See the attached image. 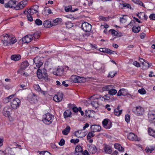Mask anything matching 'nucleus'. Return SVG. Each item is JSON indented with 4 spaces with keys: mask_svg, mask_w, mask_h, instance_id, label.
<instances>
[{
    "mask_svg": "<svg viewBox=\"0 0 155 155\" xmlns=\"http://www.w3.org/2000/svg\"><path fill=\"white\" fill-rule=\"evenodd\" d=\"M1 40L3 45L8 46L14 44L17 41L15 37L7 34H4L1 35Z\"/></svg>",
    "mask_w": 155,
    "mask_h": 155,
    "instance_id": "1",
    "label": "nucleus"
},
{
    "mask_svg": "<svg viewBox=\"0 0 155 155\" xmlns=\"http://www.w3.org/2000/svg\"><path fill=\"white\" fill-rule=\"evenodd\" d=\"M54 116L49 113H47L43 116L42 121L46 124H51L54 119Z\"/></svg>",
    "mask_w": 155,
    "mask_h": 155,
    "instance_id": "2",
    "label": "nucleus"
},
{
    "mask_svg": "<svg viewBox=\"0 0 155 155\" xmlns=\"http://www.w3.org/2000/svg\"><path fill=\"white\" fill-rule=\"evenodd\" d=\"M114 88L115 87L114 85H106L103 87L102 89L104 91H108L109 94L114 95L117 92V90Z\"/></svg>",
    "mask_w": 155,
    "mask_h": 155,
    "instance_id": "3",
    "label": "nucleus"
},
{
    "mask_svg": "<svg viewBox=\"0 0 155 155\" xmlns=\"http://www.w3.org/2000/svg\"><path fill=\"white\" fill-rule=\"evenodd\" d=\"M16 2L15 0H11L8 2L7 0H1V3L5 4V7L6 8H14L16 4Z\"/></svg>",
    "mask_w": 155,
    "mask_h": 155,
    "instance_id": "4",
    "label": "nucleus"
},
{
    "mask_svg": "<svg viewBox=\"0 0 155 155\" xmlns=\"http://www.w3.org/2000/svg\"><path fill=\"white\" fill-rule=\"evenodd\" d=\"M71 79L72 82L74 83H84L86 81L84 78L80 77L75 75H72L71 77Z\"/></svg>",
    "mask_w": 155,
    "mask_h": 155,
    "instance_id": "5",
    "label": "nucleus"
},
{
    "mask_svg": "<svg viewBox=\"0 0 155 155\" xmlns=\"http://www.w3.org/2000/svg\"><path fill=\"white\" fill-rule=\"evenodd\" d=\"M133 112L137 116L142 115L144 111L143 108L140 106L134 107L132 109Z\"/></svg>",
    "mask_w": 155,
    "mask_h": 155,
    "instance_id": "6",
    "label": "nucleus"
},
{
    "mask_svg": "<svg viewBox=\"0 0 155 155\" xmlns=\"http://www.w3.org/2000/svg\"><path fill=\"white\" fill-rule=\"evenodd\" d=\"M20 103V100L17 98H14L11 102L10 104L12 108L15 109L19 107Z\"/></svg>",
    "mask_w": 155,
    "mask_h": 155,
    "instance_id": "7",
    "label": "nucleus"
},
{
    "mask_svg": "<svg viewBox=\"0 0 155 155\" xmlns=\"http://www.w3.org/2000/svg\"><path fill=\"white\" fill-rule=\"evenodd\" d=\"M81 28L84 31L89 32L91 30V25L87 22H84L82 25Z\"/></svg>",
    "mask_w": 155,
    "mask_h": 155,
    "instance_id": "8",
    "label": "nucleus"
},
{
    "mask_svg": "<svg viewBox=\"0 0 155 155\" xmlns=\"http://www.w3.org/2000/svg\"><path fill=\"white\" fill-rule=\"evenodd\" d=\"M12 110V109L10 106H6L4 107L2 113L4 116L7 117L10 115Z\"/></svg>",
    "mask_w": 155,
    "mask_h": 155,
    "instance_id": "9",
    "label": "nucleus"
},
{
    "mask_svg": "<svg viewBox=\"0 0 155 155\" xmlns=\"http://www.w3.org/2000/svg\"><path fill=\"white\" fill-rule=\"evenodd\" d=\"M33 36L31 35H29L25 36L22 38V41L24 43H28L32 40Z\"/></svg>",
    "mask_w": 155,
    "mask_h": 155,
    "instance_id": "10",
    "label": "nucleus"
},
{
    "mask_svg": "<svg viewBox=\"0 0 155 155\" xmlns=\"http://www.w3.org/2000/svg\"><path fill=\"white\" fill-rule=\"evenodd\" d=\"M101 128V126L99 125H92L90 127L91 129L93 132H100Z\"/></svg>",
    "mask_w": 155,
    "mask_h": 155,
    "instance_id": "11",
    "label": "nucleus"
},
{
    "mask_svg": "<svg viewBox=\"0 0 155 155\" xmlns=\"http://www.w3.org/2000/svg\"><path fill=\"white\" fill-rule=\"evenodd\" d=\"M29 64L27 61L23 62L21 65V68L18 71L19 73H22V71L25 70L29 65Z\"/></svg>",
    "mask_w": 155,
    "mask_h": 155,
    "instance_id": "12",
    "label": "nucleus"
},
{
    "mask_svg": "<svg viewBox=\"0 0 155 155\" xmlns=\"http://www.w3.org/2000/svg\"><path fill=\"white\" fill-rule=\"evenodd\" d=\"M64 70L63 68H58L56 70H54L53 74L58 76H61L63 74Z\"/></svg>",
    "mask_w": 155,
    "mask_h": 155,
    "instance_id": "13",
    "label": "nucleus"
},
{
    "mask_svg": "<svg viewBox=\"0 0 155 155\" xmlns=\"http://www.w3.org/2000/svg\"><path fill=\"white\" fill-rule=\"evenodd\" d=\"M102 124L104 128L106 129H109L111 127V123L109 122L107 119H105L102 121Z\"/></svg>",
    "mask_w": 155,
    "mask_h": 155,
    "instance_id": "14",
    "label": "nucleus"
},
{
    "mask_svg": "<svg viewBox=\"0 0 155 155\" xmlns=\"http://www.w3.org/2000/svg\"><path fill=\"white\" fill-rule=\"evenodd\" d=\"M148 118L149 120L151 122H155V112H150L149 113Z\"/></svg>",
    "mask_w": 155,
    "mask_h": 155,
    "instance_id": "15",
    "label": "nucleus"
},
{
    "mask_svg": "<svg viewBox=\"0 0 155 155\" xmlns=\"http://www.w3.org/2000/svg\"><path fill=\"white\" fill-rule=\"evenodd\" d=\"M128 139L131 140L139 141L137 139V136L134 134L130 133L127 135Z\"/></svg>",
    "mask_w": 155,
    "mask_h": 155,
    "instance_id": "16",
    "label": "nucleus"
},
{
    "mask_svg": "<svg viewBox=\"0 0 155 155\" xmlns=\"http://www.w3.org/2000/svg\"><path fill=\"white\" fill-rule=\"evenodd\" d=\"M87 149L89 152L92 154L95 153L97 151L96 147L94 145L92 144L89 145Z\"/></svg>",
    "mask_w": 155,
    "mask_h": 155,
    "instance_id": "17",
    "label": "nucleus"
},
{
    "mask_svg": "<svg viewBox=\"0 0 155 155\" xmlns=\"http://www.w3.org/2000/svg\"><path fill=\"white\" fill-rule=\"evenodd\" d=\"M105 152L109 154H111L112 152V147L108 145H106L104 148Z\"/></svg>",
    "mask_w": 155,
    "mask_h": 155,
    "instance_id": "18",
    "label": "nucleus"
},
{
    "mask_svg": "<svg viewBox=\"0 0 155 155\" xmlns=\"http://www.w3.org/2000/svg\"><path fill=\"white\" fill-rule=\"evenodd\" d=\"M63 97L61 94L55 95L53 97V100L56 102H59L62 99Z\"/></svg>",
    "mask_w": 155,
    "mask_h": 155,
    "instance_id": "19",
    "label": "nucleus"
},
{
    "mask_svg": "<svg viewBox=\"0 0 155 155\" xmlns=\"http://www.w3.org/2000/svg\"><path fill=\"white\" fill-rule=\"evenodd\" d=\"M62 21L61 18H57L51 22V25L52 26H54L58 25V24L60 23Z\"/></svg>",
    "mask_w": 155,
    "mask_h": 155,
    "instance_id": "20",
    "label": "nucleus"
},
{
    "mask_svg": "<svg viewBox=\"0 0 155 155\" xmlns=\"http://www.w3.org/2000/svg\"><path fill=\"white\" fill-rule=\"evenodd\" d=\"M43 25L45 27L49 28L52 26L51 22L49 20H45L43 22Z\"/></svg>",
    "mask_w": 155,
    "mask_h": 155,
    "instance_id": "21",
    "label": "nucleus"
},
{
    "mask_svg": "<svg viewBox=\"0 0 155 155\" xmlns=\"http://www.w3.org/2000/svg\"><path fill=\"white\" fill-rule=\"evenodd\" d=\"M29 100H30L32 103H35L37 101V97L35 94H32L30 96Z\"/></svg>",
    "mask_w": 155,
    "mask_h": 155,
    "instance_id": "22",
    "label": "nucleus"
},
{
    "mask_svg": "<svg viewBox=\"0 0 155 155\" xmlns=\"http://www.w3.org/2000/svg\"><path fill=\"white\" fill-rule=\"evenodd\" d=\"M114 146L115 148L118 150L119 151L121 152L124 151V148L122 147L120 144L115 143L114 145Z\"/></svg>",
    "mask_w": 155,
    "mask_h": 155,
    "instance_id": "23",
    "label": "nucleus"
},
{
    "mask_svg": "<svg viewBox=\"0 0 155 155\" xmlns=\"http://www.w3.org/2000/svg\"><path fill=\"white\" fill-rule=\"evenodd\" d=\"M75 136L78 138H82L84 136V134L81 130H78L75 133Z\"/></svg>",
    "mask_w": 155,
    "mask_h": 155,
    "instance_id": "24",
    "label": "nucleus"
},
{
    "mask_svg": "<svg viewBox=\"0 0 155 155\" xmlns=\"http://www.w3.org/2000/svg\"><path fill=\"white\" fill-rule=\"evenodd\" d=\"M11 59L14 61H17L21 58V56L18 55H13L11 57Z\"/></svg>",
    "mask_w": 155,
    "mask_h": 155,
    "instance_id": "25",
    "label": "nucleus"
},
{
    "mask_svg": "<svg viewBox=\"0 0 155 155\" xmlns=\"http://www.w3.org/2000/svg\"><path fill=\"white\" fill-rule=\"evenodd\" d=\"M148 132L149 135L155 137V130L151 128H149Z\"/></svg>",
    "mask_w": 155,
    "mask_h": 155,
    "instance_id": "26",
    "label": "nucleus"
},
{
    "mask_svg": "<svg viewBox=\"0 0 155 155\" xmlns=\"http://www.w3.org/2000/svg\"><path fill=\"white\" fill-rule=\"evenodd\" d=\"M70 130V127L69 126H67L62 131L63 134L64 135H67Z\"/></svg>",
    "mask_w": 155,
    "mask_h": 155,
    "instance_id": "27",
    "label": "nucleus"
},
{
    "mask_svg": "<svg viewBox=\"0 0 155 155\" xmlns=\"http://www.w3.org/2000/svg\"><path fill=\"white\" fill-rule=\"evenodd\" d=\"M48 13V14H50L52 13L51 12V11L50 9L48 8H45L44 10V11L43 12V14L46 15H47V13ZM48 15V14H47Z\"/></svg>",
    "mask_w": 155,
    "mask_h": 155,
    "instance_id": "28",
    "label": "nucleus"
},
{
    "mask_svg": "<svg viewBox=\"0 0 155 155\" xmlns=\"http://www.w3.org/2000/svg\"><path fill=\"white\" fill-rule=\"evenodd\" d=\"M134 3L138 4L143 7H145L143 3L139 0H131Z\"/></svg>",
    "mask_w": 155,
    "mask_h": 155,
    "instance_id": "29",
    "label": "nucleus"
},
{
    "mask_svg": "<svg viewBox=\"0 0 155 155\" xmlns=\"http://www.w3.org/2000/svg\"><path fill=\"white\" fill-rule=\"evenodd\" d=\"M154 147H147L146 148L145 151L147 153H150L154 150Z\"/></svg>",
    "mask_w": 155,
    "mask_h": 155,
    "instance_id": "30",
    "label": "nucleus"
},
{
    "mask_svg": "<svg viewBox=\"0 0 155 155\" xmlns=\"http://www.w3.org/2000/svg\"><path fill=\"white\" fill-rule=\"evenodd\" d=\"M71 115V112L69 110H67L65 111L64 113V116L65 118L69 117Z\"/></svg>",
    "mask_w": 155,
    "mask_h": 155,
    "instance_id": "31",
    "label": "nucleus"
},
{
    "mask_svg": "<svg viewBox=\"0 0 155 155\" xmlns=\"http://www.w3.org/2000/svg\"><path fill=\"white\" fill-rule=\"evenodd\" d=\"M127 15H124L122 17H120V21L122 23H125L127 21Z\"/></svg>",
    "mask_w": 155,
    "mask_h": 155,
    "instance_id": "32",
    "label": "nucleus"
},
{
    "mask_svg": "<svg viewBox=\"0 0 155 155\" xmlns=\"http://www.w3.org/2000/svg\"><path fill=\"white\" fill-rule=\"evenodd\" d=\"M140 30V28L139 27L134 26L132 28L133 31L135 33L139 32Z\"/></svg>",
    "mask_w": 155,
    "mask_h": 155,
    "instance_id": "33",
    "label": "nucleus"
},
{
    "mask_svg": "<svg viewBox=\"0 0 155 155\" xmlns=\"http://www.w3.org/2000/svg\"><path fill=\"white\" fill-rule=\"evenodd\" d=\"M43 74L41 72V70L40 69H38L37 72V76L38 78L41 79L43 78Z\"/></svg>",
    "mask_w": 155,
    "mask_h": 155,
    "instance_id": "34",
    "label": "nucleus"
},
{
    "mask_svg": "<svg viewBox=\"0 0 155 155\" xmlns=\"http://www.w3.org/2000/svg\"><path fill=\"white\" fill-rule=\"evenodd\" d=\"M122 110H119L118 109H115L114 110V114L117 116H118L120 115L122 113Z\"/></svg>",
    "mask_w": 155,
    "mask_h": 155,
    "instance_id": "35",
    "label": "nucleus"
},
{
    "mask_svg": "<svg viewBox=\"0 0 155 155\" xmlns=\"http://www.w3.org/2000/svg\"><path fill=\"white\" fill-rule=\"evenodd\" d=\"M142 65L143 66V68L144 69H147L150 67V64L147 61H146Z\"/></svg>",
    "mask_w": 155,
    "mask_h": 155,
    "instance_id": "36",
    "label": "nucleus"
},
{
    "mask_svg": "<svg viewBox=\"0 0 155 155\" xmlns=\"http://www.w3.org/2000/svg\"><path fill=\"white\" fill-rule=\"evenodd\" d=\"M117 71H112L109 72L108 77V78H113L117 74Z\"/></svg>",
    "mask_w": 155,
    "mask_h": 155,
    "instance_id": "37",
    "label": "nucleus"
},
{
    "mask_svg": "<svg viewBox=\"0 0 155 155\" xmlns=\"http://www.w3.org/2000/svg\"><path fill=\"white\" fill-rule=\"evenodd\" d=\"M82 151V149L81 146L79 145H78L76 147L75 150V153H77L81 152Z\"/></svg>",
    "mask_w": 155,
    "mask_h": 155,
    "instance_id": "38",
    "label": "nucleus"
},
{
    "mask_svg": "<svg viewBox=\"0 0 155 155\" xmlns=\"http://www.w3.org/2000/svg\"><path fill=\"white\" fill-rule=\"evenodd\" d=\"M25 11H26V12L27 13L32 15L36 13L31 8H30L29 9H28L27 10H26Z\"/></svg>",
    "mask_w": 155,
    "mask_h": 155,
    "instance_id": "39",
    "label": "nucleus"
},
{
    "mask_svg": "<svg viewBox=\"0 0 155 155\" xmlns=\"http://www.w3.org/2000/svg\"><path fill=\"white\" fill-rule=\"evenodd\" d=\"M102 97L100 95H93V96H91L90 99H91V100H95V99H98L100 98H102Z\"/></svg>",
    "mask_w": 155,
    "mask_h": 155,
    "instance_id": "40",
    "label": "nucleus"
},
{
    "mask_svg": "<svg viewBox=\"0 0 155 155\" xmlns=\"http://www.w3.org/2000/svg\"><path fill=\"white\" fill-rule=\"evenodd\" d=\"M24 13L25 14H27V17L28 21H33V18L32 16V15L27 13L26 12V11H25Z\"/></svg>",
    "mask_w": 155,
    "mask_h": 155,
    "instance_id": "41",
    "label": "nucleus"
},
{
    "mask_svg": "<svg viewBox=\"0 0 155 155\" xmlns=\"http://www.w3.org/2000/svg\"><path fill=\"white\" fill-rule=\"evenodd\" d=\"M92 106L94 107L95 109L99 107V104L96 101H93L91 102Z\"/></svg>",
    "mask_w": 155,
    "mask_h": 155,
    "instance_id": "42",
    "label": "nucleus"
},
{
    "mask_svg": "<svg viewBox=\"0 0 155 155\" xmlns=\"http://www.w3.org/2000/svg\"><path fill=\"white\" fill-rule=\"evenodd\" d=\"M38 152L40 154H42L43 155H50L51 154L49 152L47 151H38Z\"/></svg>",
    "mask_w": 155,
    "mask_h": 155,
    "instance_id": "43",
    "label": "nucleus"
},
{
    "mask_svg": "<svg viewBox=\"0 0 155 155\" xmlns=\"http://www.w3.org/2000/svg\"><path fill=\"white\" fill-rule=\"evenodd\" d=\"M20 2L18 3L16 6L14 7V8L16 10H19L23 8V7L21 5Z\"/></svg>",
    "mask_w": 155,
    "mask_h": 155,
    "instance_id": "44",
    "label": "nucleus"
},
{
    "mask_svg": "<svg viewBox=\"0 0 155 155\" xmlns=\"http://www.w3.org/2000/svg\"><path fill=\"white\" fill-rule=\"evenodd\" d=\"M65 24L66 27L68 28H70L73 26V24L71 22L69 21L67 22Z\"/></svg>",
    "mask_w": 155,
    "mask_h": 155,
    "instance_id": "45",
    "label": "nucleus"
},
{
    "mask_svg": "<svg viewBox=\"0 0 155 155\" xmlns=\"http://www.w3.org/2000/svg\"><path fill=\"white\" fill-rule=\"evenodd\" d=\"M35 24L38 26L41 25L42 24V21L39 19H37L35 21Z\"/></svg>",
    "mask_w": 155,
    "mask_h": 155,
    "instance_id": "46",
    "label": "nucleus"
},
{
    "mask_svg": "<svg viewBox=\"0 0 155 155\" xmlns=\"http://www.w3.org/2000/svg\"><path fill=\"white\" fill-rule=\"evenodd\" d=\"M138 92L141 94H146V92L144 88H142L138 90Z\"/></svg>",
    "mask_w": 155,
    "mask_h": 155,
    "instance_id": "47",
    "label": "nucleus"
},
{
    "mask_svg": "<svg viewBox=\"0 0 155 155\" xmlns=\"http://www.w3.org/2000/svg\"><path fill=\"white\" fill-rule=\"evenodd\" d=\"M36 59V58H35L34 60V62L35 63V64H36V66L38 68L40 67L43 64V63L42 62H39L38 63H35V60Z\"/></svg>",
    "mask_w": 155,
    "mask_h": 155,
    "instance_id": "48",
    "label": "nucleus"
},
{
    "mask_svg": "<svg viewBox=\"0 0 155 155\" xmlns=\"http://www.w3.org/2000/svg\"><path fill=\"white\" fill-rule=\"evenodd\" d=\"M94 136V134L92 132H89L87 135V138L89 139L91 138L92 137H93Z\"/></svg>",
    "mask_w": 155,
    "mask_h": 155,
    "instance_id": "49",
    "label": "nucleus"
},
{
    "mask_svg": "<svg viewBox=\"0 0 155 155\" xmlns=\"http://www.w3.org/2000/svg\"><path fill=\"white\" fill-rule=\"evenodd\" d=\"M34 11L36 13L38 12V6L37 5H35L31 7Z\"/></svg>",
    "mask_w": 155,
    "mask_h": 155,
    "instance_id": "50",
    "label": "nucleus"
},
{
    "mask_svg": "<svg viewBox=\"0 0 155 155\" xmlns=\"http://www.w3.org/2000/svg\"><path fill=\"white\" fill-rule=\"evenodd\" d=\"M72 110L74 112L76 113L79 110H81V107H79L77 108V107H74L72 108Z\"/></svg>",
    "mask_w": 155,
    "mask_h": 155,
    "instance_id": "51",
    "label": "nucleus"
},
{
    "mask_svg": "<svg viewBox=\"0 0 155 155\" xmlns=\"http://www.w3.org/2000/svg\"><path fill=\"white\" fill-rule=\"evenodd\" d=\"M114 52V51H112L110 49L106 48L105 53H106L110 54H113Z\"/></svg>",
    "mask_w": 155,
    "mask_h": 155,
    "instance_id": "52",
    "label": "nucleus"
},
{
    "mask_svg": "<svg viewBox=\"0 0 155 155\" xmlns=\"http://www.w3.org/2000/svg\"><path fill=\"white\" fill-rule=\"evenodd\" d=\"M32 35L35 39L38 38L40 36L39 34L37 32L34 33Z\"/></svg>",
    "mask_w": 155,
    "mask_h": 155,
    "instance_id": "53",
    "label": "nucleus"
},
{
    "mask_svg": "<svg viewBox=\"0 0 155 155\" xmlns=\"http://www.w3.org/2000/svg\"><path fill=\"white\" fill-rule=\"evenodd\" d=\"M104 96L106 97V98H104V97H102V98H103V99H102V101H109L110 99V98L109 96L108 95H105Z\"/></svg>",
    "mask_w": 155,
    "mask_h": 155,
    "instance_id": "54",
    "label": "nucleus"
},
{
    "mask_svg": "<svg viewBox=\"0 0 155 155\" xmlns=\"http://www.w3.org/2000/svg\"><path fill=\"white\" fill-rule=\"evenodd\" d=\"M109 31H111L112 34L114 35L115 36H117V34H118V32L114 30V29H111Z\"/></svg>",
    "mask_w": 155,
    "mask_h": 155,
    "instance_id": "55",
    "label": "nucleus"
},
{
    "mask_svg": "<svg viewBox=\"0 0 155 155\" xmlns=\"http://www.w3.org/2000/svg\"><path fill=\"white\" fill-rule=\"evenodd\" d=\"M21 4V5L24 8L27 3V1L26 0L20 2Z\"/></svg>",
    "mask_w": 155,
    "mask_h": 155,
    "instance_id": "56",
    "label": "nucleus"
},
{
    "mask_svg": "<svg viewBox=\"0 0 155 155\" xmlns=\"http://www.w3.org/2000/svg\"><path fill=\"white\" fill-rule=\"evenodd\" d=\"M65 140L64 139H62L59 142V144L61 146L64 145L65 144Z\"/></svg>",
    "mask_w": 155,
    "mask_h": 155,
    "instance_id": "57",
    "label": "nucleus"
},
{
    "mask_svg": "<svg viewBox=\"0 0 155 155\" xmlns=\"http://www.w3.org/2000/svg\"><path fill=\"white\" fill-rule=\"evenodd\" d=\"M34 87L35 90L38 91H41V89L38 84L35 85Z\"/></svg>",
    "mask_w": 155,
    "mask_h": 155,
    "instance_id": "58",
    "label": "nucleus"
},
{
    "mask_svg": "<svg viewBox=\"0 0 155 155\" xmlns=\"http://www.w3.org/2000/svg\"><path fill=\"white\" fill-rule=\"evenodd\" d=\"M79 139H76V140L72 139L71 140V143H73L76 144L79 142Z\"/></svg>",
    "mask_w": 155,
    "mask_h": 155,
    "instance_id": "59",
    "label": "nucleus"
},
{
    "mask_svg": "<svg viewBox=\"0 0 155 155\" xmlns=\"http://www.w3.org/2000/svg\"><path fill=\"white\" fill-rule=\"evenodd\" d=\"M43 77L45 79L47 78V74L46 71L45 70H43Z\"/></svg>",
    "mask_w": 155,
    "mask_h": 155,
    "instance_id": "60",
    "label": "nucleus"
},
{
    "mask_svg": "<svg viewBox=\"0 0 155 155\" xmlns=\"http://www.w3.org/2000/svg\"><path fill=\"white\" fill-rule=\"evenodd\" d=\"M125 119L126 121L128 123L130 121V116L128 114L126 115L125 116Z\"/></svg>",
    "mask_w": 155,
    "mask_h": 155,
    "instance_id": "61",
    "label": "nucleus"
},
{
    "mask_svg": "<svg viewBox=\"0 0 155 155\" xmlns=\"http://www.w3.org/2000/svg\"><path fill=\"white\" fill-rule=\"evenodd\" d=\"M149 18L150 20H155V14H152L150 15L149 16Z\"/></svg>",
    "mask_w": 155,
    "mask_h": 155,
    "instance_id": "62",
    "label": "nucleus"
},
{
    "mask_svg": "<svg viewBox=\"0 0 155 155\" xmlns=\"http://www.w3.org/2000/svg\"><path fill=\"white\" fill-rule=\"evenodd\" d=\"M133 64L134 65L137 67H139L140 66V64L137 61L134 62L133 63Z\"/></svg>",
    "mask_w": 155,
    "mask_h": 155,
    "instance_id": "63",
    "label": "nucleus"
},
{
    "mask_svg": "<svg viewBox=\"0 0 155 155\" xmlns=\"http://www.w3.org/2000/svg\"><path fill=\"white\" fill-rule=\"evenodd\" d=\"M9 101V99L7 97L4 98L2 101L4 103L6 104L8 103Z\"/></svg>",
    "mask_w": 155,
    "mask_h": 155,
    "instance_id": "64",
    "label": "nucleus"
}]
</instances>
